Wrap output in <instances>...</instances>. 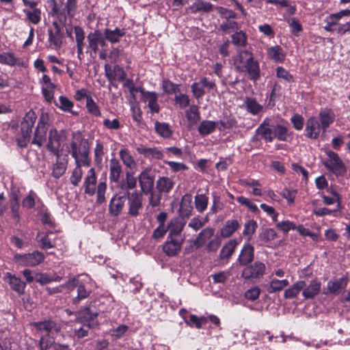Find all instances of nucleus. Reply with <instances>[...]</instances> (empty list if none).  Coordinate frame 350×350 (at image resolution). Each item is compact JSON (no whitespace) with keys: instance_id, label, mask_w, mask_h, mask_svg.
I'll list each match as a JSON object with an SVG mask.
<instances>
[{"instance_id":"58836bf2","label":"nucleus","mask_w":350,"mask_h":350,"mask_svg":"<svg viewBox=\"0 0 350 350\" xmlns=\"http://www.w3.org/2000/svg\"><path fill=\"white\" fill-rule=\"evenodd\" d=\"M305 287V281L298 280L291 287L286 289L284 292V297L286 299H293L297 297Z\"/></svg>"},{"instance_id":"ea45409f","label":"nucleus","mask_w":350,"mask_h":350,"mask_svg":"<svg viewBox=\"0 0 350 350\" xmlns=\"http://www.w3.org/2000/svg\"><path fill=\"white\" fill-rule=\"evenodd\" d=\"M240 224L237 219H229L226 221L224 226L221 229L222 237H230L239 227Z\"/></svg>"},{"instance_id":"412c9836","label":"nucleus","mask_w":350,"mask_h":350,"mask_svg":"<svg viewBox=\"0 0 350 350\" xmlns=\"http://www.w3.org/2000/svg\"><path fill=\"white\" fill-rule=\"evenodd\" d=\"M186 225V219L183 217H174L170 220L167 226L168 238H174L182 232Z\"/></svg>"},{"instance_id":"603ef678","label":"nucleus","mask_w":350,"mask_h":350,"mask_svg":"<svg viewBox=\"0 0 350 350\" xmlns=\"http://www.w3.org/2000/svg\"><path fill=\"white\" fill-rule=\"evenodd\" d=\"M54 235L51 231L47 232L40 241V248L42 250H48L55 247V238L52 237Z\"/></svg>"},{"instance_id":"09e8293b","label":"nucleus","mask_w":350,"mask_h":350,"mask_svg":"<svg viewBox=\"0 0 350 350\" xmlns=\"http://www.w3.org/2000/svg\"><path fill=\"white\" fill-rule=\"evenodd\" d=\"M216 128V122L211 120H203L199 127L198 132L202 135H207L213 133Z\"/></svg>"},{"instance_id":"4d7b16f0","label":"nucleus","mask_w":350,"mask_h":350,"mask_svg":"<svg viewBox=\"0 0 350 350\" xmlns=\"http://www.w3.org/2000/svg\"><path fill=\"white\" fill-rule=\"evenodd\" d=\"M23 12L25 13L27 18L30 23L36 25L40 22L41 10L40 9L33 10H24Z\"/></svg>"},{"instance_id":"f704fd0d","label":"nucleus","mask_w":350,"mask_h":350,"mask_svg":"<svg viewBox=\"0 0 350 350\" xmlns=\"http://www.w3.org/2000/svg\"><path fill=\"white\" fill-rule=\"evenodd\" d=\"M215 230L208 227L203 229L197 236L193 241V245L197 247L202 246L207 241L210 240L214 235Z\"/></svg>"},{"instance_id":"bb28decb","label":"nucleus","mask_w":350,"mask_h":350,"mask_svg":"<svg viewBox=\"0 0 350 350\" xmlns=\"http://www.w3.org/2000/svg\"><path fill=\"white\" fill-rule=\"evenodd\" d=\"M335 118L334 113L332 110L325 109L321 111L318 116L319 122L323 132L334 122Z\"/></svg>"},{"instance_id":"b1692460","label":"nucleus","mask_w":350,"mask_h":350,"mask_svg":"<svg viewBox=\"0 0 350 350\" xmlns=\"http://www.w3.org/2000/svg\"><path fill=\"white\" fill-rule=\"evenodd\" d=\"M137 178L130 172H126L125 178L118 183V188L123 191L122 193H131L130 191L135 189Z\"/></svg>"},{"instance_id":"de8ad7c7","label":"nucleus","mask_w":350,"mask_h":350,"mask_svg":"<svg viewBox=\"0 0 350 350\" xmlns=\"http://www.w3.org/2000/svg\"><path fill=\"white\" fill-rule=\"evenodd\" d=\"M195 207L199 213H203L207 208L208 198L205 194H197L194 198Z\"/></svg>"},{"instance_id":"2f4dec72","label":"nucleus","mask_w":350,"mask_h":350,"mask_svg":"<svg viewBox=\"0 0 350 350\" xmlns=\"http://www.w3.org/2000/svg\"><path fill=\"white\" fill-rule=\"evenodd\" d=\"M175 182L168 176L159 177L156 183L157 189L159 193H169L174 187Z\"/></svg>"},{"instance_id":"79ce46f5","label":"nucleus","mask_w":350,"mask_h":350,"mask_svg":"<svg viewBox=\"0 0 350 350\" xmlns=\"http://www.w3.org/2000/svg\"><path fill=\"white\" fill-rule=\"evenodd\" d=\"M96 312H92L90 307H85L83 310L77 312V319L81 322L92 323L91 321L97 317Z\"/></svg>"},{"instance_id":"8fccbe9b","label":"nucleus","mask_w":350,"mask_h":350,"mask_svg":"<svg viewBox=\"0 0 350 350\" xmlns=\"http://www.w3.org/2000/svg\"><path fill=\"white\" fill-rule=\"evenodd\" d=\"M82 165H83V163H75V167L72 170V174L70 177V183L74 186L79 185L81 180V178L83 174L81 169Z\"/></svg>"},{"instance_id":"473e14b6","label":"nucleus","mask_w":350,"mask_h":350,"mask_svg":"<svg viewBox=\"0 0 350 350\" xmlns=\"http://www.w3.org/2000/svg\"><path fill=\"white\" fill-rule=\"evenodd\" d=\"M262 274V265L261 262H255L254 265L245 267L242 272V277L245 279L256 278Z\"/></svg>"},{"instance_id":"e433bc0d","label":"nucleus","mask_w":350,"mask_h":350,"mask_svg":"<svg viewBox=\"0 0 350 350\" xmlns=\"http://www.w3.org/2000/svg\"><path fill=\"white\" fill-rule=\"evenodd\" d=\"M137 151L139 154H144L147 158L163 159L164 157L163 153L157 148H147L141 146L137 148Z\"/></svg>"},{"instance_id":"49530a36","label":"nucleus","mask_w":350,"mask_h":350,"mask_svg":"<svg viewBox=\"0 0 350 350\" xmlns=\"http://www.w3.org/2000/svg\"><path fill=\"white\" fill-rule=\"evenodd\" d=\"M237 245L236 241H230L221 250L219 256L222 260H228L234 253Z\"/></svg>"},{"instance_id":"4c0bfd02","label":"nucleus","mask_w":350,"mask_h":350,"mask_svg":"<svg viewBox=\"0 0 350 350\" xmlns=\"http://www.w3.org/2000/svg\"><path fill=\"white\" fill-rule=\"evenodd\" d=\"M254 259V247L250 245H245L242 249L238 260L241 265H246Z\"/></svg>"},{"instance_id":"7c9ffc66","label":"nucleus","mask_w":350,"mask_h":350,"mask_svg":"<svg viewBox=\"0 0 350 350\" xmlns=\"http://www.w3.org/2000/svg\"><path fill=\"white\" fill-rule=\"evenodd\" d=\"M142 98L148 103V106L152 113H158L159 106L157 103L158 94L153 92H146L142 90Z\"/></svg>"},{"instance_id":"a19ab883","label":"nucleus","mask_w":350,"mask_h":350,"mask_svg":"<svg viewBox=\"0 0 350 350\" xmlns=\"http://www.w3.org/2000/svg\"><path fill=\"white\" fill-rule=\"evenodd\" d=\"M88 46L87 48V53L96 54L98 51V29L94 30L93 32L88 35Z\"/></svg>"},{"instance_id":"39448f33","label":"nucleus","mask_w":350,"mask_h":350,"mask_svg":"<svg viewBox=\"0 0 350 350\" xmlns=\"http://www.w3.org/2000/svg\"><path fill=\"white\" fill-rule=\"evenodd\" d=\"M44 258V255L39 251L24 254H16L13 257L14 262L21 267H36L42 263Z\"/></svg>"},{"instance_id":"5701e85b","label":"nucleus","mask_w":350,"mask_h":350,"mask_svg":"<svg viewBox=\"0 0 350 350\" xmlns=\"http://www.w3.org/2000/svg\"><path fill=\"white\" fill-rule=\"evenodd\" d=\"M321 283L317 279L312 280L310 283L302 289V295L305 299H310L315 297L320 292Z\"/></svg>"},{"instance_id":"13d9d810","label":"nucleus","mask_w":350,"mask_h":350,"mask_svg":"<svg viewBox=\"0 0 350 350\" xmlns=\"http://www.w3.org/2000/svg\"><path fill=\"white\" fill-rule=\"evenodd\" d=\"M287 23L291 29V32L295 36H299L302 31V26L299 21L295 18H290L287 20Z\"/></svg>"},{"instance_id":"052dcab7","label":"nucleus","mask_w":350,"mask_h":350,"mask_svg":"<svg viewBox=\"0 0 350 350\" xmlns=\"http://www.w3.org/2000/svg\"><path fill=\"white\" fill-rule=\"evenodd\" d=\"M232 42L237 46H243L247 42V37L245 33L242 31L236 32L232 35Z\"/></svg>"},{"instance_id":"6e6d98bb","label":"nucleus","mask_w":350,"mask_h":350,"mask_svg":"<svg viewBox=\"0 0 350 350\" xmlns=\"http://www.w3.org/2000/svg\"><path fill=\"white\" fill-rule=\"evenodd\" d=\"M288 285V282L287 280H273L270 282L269 287L268 288V291L270 293H273L276 291H280L284 287L287 286Z\"/></svg>"},{"instance_id":"c85d7f7f","label":"nucleus","mask_w":350,"mask_h":350,"mask_svg":"<svg viewBox=\"0 0 350 350\" xmlns=\"http://www.w3.org/2000/svg\"><path fill=\"white\" fill-rule=\"evenodd\" d=\"M5 281L8 282L11 288L17 292L18 294H23L26 286L25 282H23L20 278L11 275L10 273H6L5 276Z\"/></svg>"},{"instance_id":"9b49d317","label":"nucleus","mask_w":350,"mask_h":350,"mask_svg":"<svg viewBox=\"0 0 350 350\" xmlns=\"http://www.w3.org/2000/svg\"><path fill=\"white\" fill-rule=\"evenodd\" d=\"M264 126L265 122L264 121ZM288 136V130L286 127L280 125L273 126L271 128L264 126V139L271 142L274 138L281 141H286Z\"/></svg>"},{"instance_id":"1a4fd4ad","label":"nucleus","mask_w":350,"mask_h":350,"mask_svg":"<svg viewBox=\"0 0 350 350\" xmlns=\"http://www.w3.org/2000/svg\"><path fill=\"white\" fill-rule=\"evenodd\" d=\"M92 280L88 276L83 281H79L77 286V295L72 299V304H79L82 300L88 298L92 293Z\"/></svg>"},{"instance_id":"0e129e2a","label":"nucleus","mask_w":350,"mask_h":350,"mask_svg":"<svg viewBox=\"0 0 350 350\" xmlns=\"http://www.w3.org/2000/svg\"><path fill=\"white\" fill-rule=\"evenodd\" d=\"M230 275L229 271H222L211 275L213 282L215 284H224Z\"/></svg>"},{"instance_id":"4be33fe9","label":"nucleus","mask_w":350,"mask_h":350,"mask_svg":"<svg viewBox=\"0 0 350 350\" xmlns=\"http://www.w3.org/2000/svg\"><path fill=\"white\" fill-rule=\"evenodd\" d=\"M192 212V196L189 193L185 194L180 203L178 217L186 219L191 215Z\"/></svg>"},{"instance_id":"5fc2aeb1","label":"nucleus","mask_w":350,"mask_h":350,"mask_svg":"<svg viewBox=\"0 0 350 350\" xmlns=\"http://www.w3.org/2000/svg\"><path fill=\"white\" fill-rule=\"evenodd\" d=\"M94 163L98 167H102L103 160L105 155L104 146L102 143L97 142L94 150Z\"/></svg>"},{"instance_id":"a878e982","label":"nucleus","mask_w":350,"mask_h":350,"mask_svg":"<svg viewBox=\"0 0 350 350\" xmlns=\"http://www.w3.org/2000/svg\"><path fill=\"white\" fill-rule=\"evenodd\" d=\"M267 58L275 63H283L286 57V53L278 45L271 46L267 49Z\"/></svg>"},{"instance_id":"a211bd4d","label":"nucleus","mask_w":350,"mask_h":350,"mask_svg":"<svg viewBox=\"0 0 350 350\" xmlns=\"http://www.w3.org/2000/svg\"><path fill=\"white\" fill-rule=\"evenodd\" d=\"M55 157L57 159L53 165L52 176L55 178H59L63 174H65L67 170L68 163V154H58V156Z\"/></svg>"},{"instance_id":"dca6fc26","label":"nucleus","mask_w":350,"mask_h":350,"mask_svg":"<svg viewBox=\"0 0 350 350\" xmlns=\"http://www.w3.org/2000/svg\"><path fill=\"white\" fill-rule=\"evenodd\" d=\"M53 29L48 30L49 42L55 49L61 47L64 39V33L62 31L61 27L57 21H55L52 23Z\"/></svg>"},{"instance_id":"ddd939ff","label":"nucleus","mask_w":350,"mask_h":350,"mask_svg":"<svg viewBox=\"0 0 350 350\" xmlns=\"http://www.w3.org/2000/svg\"><path fill=\"white\" fill-rule=\"evenodd\" d=\"M126 200V193L118 192L116 193L110 200L109 205V211L113 216L117 217L122 212L125 200Z\"/></svg>"},{"instance_id":"6e6552de","label":"nucleus","mask_w":350,"mask_h":350,"mask_svg":"<svg viewBox=\"0 0 350 350\" xmlns=\"http://www.w3.org/2000/svg\"><path fill=\"white\" fill-rule=\"evenodd\" d=\"M48 143L46 144V149L55 156L62 154L61 146L65 141L64 136L59 133L57 129H51L48 136Z\"/></svg>"},{"instance_id":"37998d69","label":"nucleus","mask_w":350,"mask_h":350,"mask_svg":"<svg viewBox=\"0 0 350 350\" xmlns=\"http://www.w3.org/2000/svg\"><path fill=\"white\" fill-rule=\"evenodd\" d=\"M154 129L157 133L163 138H170L172 135V130L170 125L165 122H156Z\"/></svg>"},{"instance_id":"4468645a","label":"nucleus","mask_w":350,"mask_h":350,"mask_svg":"<svg viewBox=\"0 0 350 350\" xmlns=\"http://www.w3.org/2000/svg\"><path fill=\"white\" fill-rule=\"evenodd\" d=\"M137 179L141 188V193L146 195L148 194L154 187V176L151 175L150 170L146 169L142 171L138 175Z\"/></svg>"},{"instance_id":"f257e3e1","label":"nucleus","mask_w":350,"mask_h":350,"mask_svg":"<svg viewBox=\"0 0 350 350\" xmlns=\"http://www.w3.org/2000/svg\"><path fill=\"white\" fill-rule=\"evenodd\" d=\"M97 177L95 170L90 168L84 179L83 187L85 193L92 196L96 194V202L103 204L105 202V193L107 191V183L105 181L100 182L97 186Z\"/></svg>"},{"instance_id":"864d4df0","label":"nucleus","mask_w":350,"mask_h":350,"mask_svg":"<svg viewBox=\"0 0 350 350\" xmlns=\"http://www.w3.org/2000/svg\"><path fill=\"white\" fill-rule=\"evenodd\" d=\"M96 325H97L96 322H94V321H92V323H85L84 322L83 325L81 327H80L79 328H75L74 329L75 336H77L78 338H83V337L88 336L89 329L90 328H93V327H96Z\"/></svg>"},{"instance_id":"7ed1b4c3","label":"nucleus","mask_w":350,"mask_h":350,"mask_svg":"<svg viewBox=\"0 0 350 350\" xmlns=\"http://www.w3.org/2000/svg\"><path fill=\"white\" fill-rule=\"evenodd\" d=\"M37 116L32 110L26 113L21 123V134L16 137V142L19 147L25 148L30 140L31 129L36 120Z\"/></svg>"},{"instance_id":"774afa93","label":"nucleus","mask_w":350,"mask_h":350,"mask_svg":"<svg viewBox=\"0 0 350 350\" xmlns=\"http://www.w3.org/2000/svg\"><path fill=\"white\" fill-rule=\"evenodd\" d=\"M37 195L33 191H30L29 194L23 199L22 205L23 208H31L34 206Z\"/></svg>"},{"instance_id":"a18cd8bd","label":"nucleus","mask_w":350,"mask_h":350,"mask_svg":"<svg viewBox=\"0 0 350 350\" xmlns=\"http://www.w3.org/2000/svg\"><path fill=\"white\" fill-rule=\"evenodd\" d=\"M119 154L122 163L127 168L133 170L135 167L136 163L128 150L121 149Z\"/></svg>"},{"instance_id":"c03bdc74","label":"nucleus","mask_w":350,"mask_h":350,"mask_svg":"<svg viewBox=\"0 0 350 350\" xmlns=\"http://www.w3.org/2000/svg\"><path fill=\"white\" fill-rule=\"evenodd\" d=\"M53 343L54 342L53 339L41 337L39 345L41 350H46L52 346L55 350H64L67 349L68 347L66 345H57Z\"/></svg>"},{"instance_id":"9d476101","label":"nucleus","mask_w":350,"mask_h":350,"mask_svg":"<svg viewBox=\"0 0 350 350\" xmlns=\"http://www.w3.org/2000/svg\"><path fill=\"white\" fill-rule=\"evenodd\" d=\"M31 325L33 326L38 332L46 334L57 333L62 329V325L52 319L34 322Z\"/></svg>"},{"instance_id":"338daca9","label":"nucleus","mask_w":350,"mask_h":350,"mask_svg":"<svg viewBox=\"0 0 350 350\" xmlns=\"http://www.w3.org/2000/svg\"><path fill=\"white\" fill-rule=\"evenodd\" d=\"M162 88L164 92L167 94H173L180 92L178 85L168 79H164L163 81Z\"/></svg>"},{"instance_id":"cd10ccee","label":"nucleus","mask_w":350,"mask_h":350,"mask_svg":"<svg viewBox=\"0 0 350 350\" xmlns=\"http://www.w3.org/2000/svg\"><path fill=\"white\" fill-rule=\"evenodd\" d=\"M122 173V167L120 162L115 158L109 161V180L111 183H118L120 181V175Z\"/></svg>"},{"instance_id":"423d86ee","label":"nucleus","mask_w":350,"mask_h":350,"mask_svg":"<svg viewBox=\"0 0 350 350\" xmlns=\"http://www.w3.org/2000/svg\"><path fill=\"white\" fill-rule=\"evenodd\" d=\"M127 215L131 217H138L143 210L144 198L142 193L134 191L126 193Z\"/></svg>"},{"instance_id":"72a5a7b5","label":"nucleus","mask_w":350,"mask_h":350,"mask_svg":"<svg viewBox=\"0 0 350 350\" xmlns=\"http://www.w3.org/2000/svg\"><path fill=\"white\" fill-rule=\"evenodd\" d=\"M189 9L193 14L200 12L208 13L213 11V5L203 0H193V3L189 6Z\"/></svg>"},{"instance_id":"f03ea898","label":"nucleus","mask_w":350,"mask_h":350,"mask_svg":"<svg viewBox=\"0 0 350 350\" xmlns=\"http://www.w3.org/2000/svg\"><path fill=\"white\" fill-rule=\"evenodd\" d=\"M70 152L75 159V163H83L85 167L90 165L89 143L80 135H74V139L70 143Z\"/></svg>"},{"instance_id":"6ab92c4d","label":"nucleus","mask_w":350,"mask_h":350,"mask_svg":"<svg viewBox=\"0 0 350 350\" xmlns=\"http://www.w3.org/2000/svg\"><path fill=\"white\" fill-rule=\"evenodd\" d=\"M254 62L255 61L253 59L252 55L247 51H241L237 55L234 60L235 67L240 71H244Z\"/></svg>"},{"instance_id":"0eeeda50","label":"nucleus","mask_w":350,"mask_h":350,"mask_svg":"<svg viewBox=\"0 0 350 350\" xmlns=\"http://www.w3.org/2000/svg\"><path fill=\"white\" fill-rule=\"evenodd\" d=\"M327 159L323 162L327 170L336 176L343 175L346 172V167L338 154L334 151L326 152Z\"/></svg>"},{"instance_id":"680f3d73","label":"nucleus","mask_w":350,"mask_h":350,"mask_svg":"<svg viewBox=\"0 0 350 350\" xmlns=\"http://www.w3.org/2000/svg\"><path fill=\"white\" fill-rule=\"evenodd\" d=\"M297 191L292 188H284L281 192V196L286 200L289 204L295 202V198L297 196Z\"/></svg>"},{"instance_id":"c9c22d12","label":"nucleus","mask_w":350,"mask_h":350,"mask_svg":"<svg viewBox=\"0 0 350 350\" xmlns=\"http://www.w3.org/2000/svg\"><path fill=\"white\" fill-rule=\"evenodd\" d=\"M10 209L13 219L16 222H19L21 219L19 197L16 193H12L10 197Z\"/></svg>"},{"instance_id":"2eb2a0df","label":"nucleus","mask_w":350,"mask_h":350,"mask_svg":"<svg viewBox=\"0 0 350 350\" xmlns=\"http://www.w3.org/2000/svg\"><path fill=\"white\" fill-rule=\"evenodd\" d=\"M47 129L46 122L44 120V117L42 116L38 122L31 143L37 145L38 147H41L46 140Z\"/></svg>"},{"instance_id":"69168bd1","label":"nucleus","mask_w":350,"mask_h":350,"mask_svg":"<svg viewBox=\"0 0 350 350\" xmlns=\"http://www.w3.org/2000/svg\"><path fill=\"white\" fill-rule=\"evenodd\" d=\"M342 280H330L327 285V292L325 293H336L342 288Z\"/></svg>"},{"instance_id":"c756f323","label":"nucleus","mask_w":350,"mask_h":350,"mask_svg":"<svg viewBox=\"0 0 350 350\" xmlns=\"http://www.w3.org/2000/svg\"><path fill=\"white\" fill-rule=\"evenodd\" d=\"M124 35L125 30L118 27L114 29L105 28L103 31V36L105 40L112 44L119 42Z\"/></svg>"},{"instance_id":"20e7f679","label":"nucleus","mask_w":350,"mask_h":350,"mask_svg":"<svg viewBox=\"0 0 350 350\" xmlns=\"http://www.w3.org/2000/svg\"><path fill=\"white\" fill-rule=\"evenodd\" d=\"M350 16V10L345 9L341 10L338 12L330 14L327 16L331 25L335 30V33L343 36L350 31V23H340V21L344 17H349Z\"/></svg>"},{"instance_id":"f8f14e48","label":"nucleus","mask_w":350,"mask_h":350,"mask_svg":"<svg viewBox=\"0 0 350 350\" xmlns=\"http://www.w3.org/2000/svg\"><path fill=\"white\" fill-rule=\"evenodd\" d=\"M216 87L213 81H208L206 77H202L199 81L193 83L191 86V91L196 98H202L205 94L204 89L213 90Z\"/></svg>"},{"instance_id":"f3484780","label":"nucleus","mask_w":350,"mask_h":350,"mask_svg":"<svg viewBox=\"0 0 350 350\" xmlns=\"http://www.w3.org/2000/svg\"><path fill=\"white\" fill-rule=\"evenodd\" d=\"M185 237L180 240H176L174 238H168L163 246V250L168 256H176L181 250L182 245L184 242Z\"/></svg>"},{"instance_id":"bf43d9fd","label":"nucleus","mask_w":350,"mask_h":350,"mask_svg":"<svg viewBox=\"0 0 350 350\" xmlns=\"http://www.w3.org/2000/svg\"><path fill=\"white\" fill-rule=\"evenodd\" d=\"M186 117L188 121L193 124L200 119L198 107L196 105H192L186 111Z\"/></svg>"},{"instance_id":"aec40b11","label":"nucleus","mask_w":350,"mask_h":350,"mask_svg":"<svg viewBox=\"0 0 350 350\" xmlns=\"http://www.w3.org/2000/svg\"><path fill=\"white\" fill-rule=\"evenodd\" d=\"M321 129L322 128L317 118L310 117L307 120L305 129L307 137L313 139L318 138Z\"/></svg>"},{"instance_id":"e2e57ef3","label":"nucleus","mask_w":350,"mask_h":350,"mask_svg":"<svg viewBox=\"0 0 350 350\" xmlns=\"http://www.w3.org/2000/svg\"><path fill=\"white\" fill-rule=\"evenodd\" d=\"M244 71H247L250 79L254 81L260 77V68L256 61L252 62V64H250L248 68H245Z\"/></svg>"},{"instance_id":"3c124183","label":"nucleus","mask_w":350,"mask_h":350,"mask_svg":"<svg viewBox=\"0 0 350 350\" xmlns=\"http://www.w3.org/2000/svg\"><path fill=\"white\" fill-rule=\"evenodd\" d=\"M0 63L13 66L15 65H21V61L19 58L16 57L14 53H5L0 54Z\"/></svg>"},{"instance_id":"393cba45","label":"nucleus","mask_w":350,"mask_h":350,"mask_svg":"<svg viewBox=\"0 0 350 350\" xmlns=\"http://www.w3.org/2000/svg\"><path fill=\"white\" fill-rule=\"evenodd\" d=\"M105 75L107 79L111 82V84L115 87H117V85H114L112 81H124L126 78L124 70L118 65L113 66V69L108 66H105Z\"/></svg>"}]
</instances>
